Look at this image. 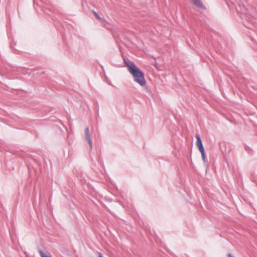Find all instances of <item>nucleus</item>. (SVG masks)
Wrapping results in <instances>:
<instances>
[{"instance_id":"nucleus-1","label":"nucleus","mask_w":257,"mask_h":257,"mask_svg":"<svg viewBox=\"0 0 257 257\" xmlns=\"http://www.w3.org/2000/svg\"><path fill=\"white\" fill-rule=\"evenodd\" d=\"M125 66L127 67L130 73L133 75L134 81L141 86L146 84L144 73L134 64L130 61L124 60Z\"/></svg>"},{"instance_id":"nucleus-2","label":"nucleus","mask_w":257,"mask_h":257,"mask_svg":"<svg viewBox=\"0 0 257 257\" xmlns=\"http://www.w3.org/2000/svg\"><path fill=\"white\" fill-rule=\"evenodd\" d=\"M195 138L197 139L196 146L198 147V150L199 151L203 150L204 148H203V144H202V141L201 140V138L200 137L199 135V134H196Z\"/></svg>"},{"instance_id":"nucleus-3","label":"nucleus","mask_w":257,"mask_h":257,"mask_svg":"<svg viewBox=\"0 0 257 257\" xmlns=\"http://www.w3.org/2000/svg\"><path fill=\"white\" fill-rule=\"evenodd\" d=\"M85 137L90 146V149H91L92 145L91 139L90 138L89 130L87 127L85 129Z\"/></svg>"},{"instance_id":"nucleus-4","label":"nucleus","mask_w":257,"mask_h":257,"mask_svg":"<svg viewBox=\"0 0 257 257\" xmlns=\"http://www.w3.org/2000/svg\"><path fill=\"white\" fill-rule=\"evenodd\" d=\"M191 1L194 4V5H195L196 6L198 7V8H200L201 9H204V7L200 0H191Z\"/></svg>"},{"instance_id":"nucleus-5","label":"nucleus","mask_w":257,"mask_h":257,"mask_svg":"<svg viewBox=\"0 0 257 257\" xmlns=\"http://www.w3.org/2000/svg\"><path fill=\"white\" fill-rule=\"evenodd\" d=\"M199 151L201 154V157H202V159L203 162L204 163H206V158H205V155L204 149H203L202 150H200Z\"/></svg>"},{"instance_id":"nucleus-6","label":"nucleus","mask_w":257,"mask_h":257,"mask_svg":"<svg viewBox=\"0 0 257 257\" xmlns=\"http://www.w3.org/2000/svg\"><path fill=\"white\" fill-rule=\"evenodd\" d=\"M93 14L95 16V17L98 19V20H99L100 21H101L102 22H105V21L102 18H101L97 14L96 12H93Z\"/></svg>"},{"instance_id":"nucleus-7","label":"nucleus","mask_w":257,"mask_h":257,"mask_svg":"<svg viewBox=\"0 0 257 257\" xmlns=\"http://www.w3.org/2000/svg\"><path fill=\"white\" fill-rule=\"evenodd\" d=\"M39 254L41 256V257H51L50 256L47 255L42 250H39Z\"/></svg>"},{"instance_id":"nucleus-8","label":"nucleus","mask_w":257,"mask_h":257,"mask_svg":"<svg viewBox=\"0 0 257 257\" xmlns=\"http://www.w3.org/2000/svg\"><path fill=\"white\" fill-rule=\"evenodd\" d=\"M98 257H103V256L101 253L98 252Z\"/></svg>"},{"instance_id":"nucleus-9","label":"nucleus","mask_w":257,"mask_h":257,"mask_svg":"<svg viewBox=\"0 0 257 257\" xmlns=\"http://www.w3.org/2000/svg\"><path fill=\"white\" fill-rule=\"evenodd\" d=\"M228 257H233V256H232L231 255V253H229V254H228Z\"/></svg>"}]
</instances>
